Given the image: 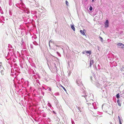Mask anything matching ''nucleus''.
I'll list each match as a JSON object with an SVG mask.
<instances>
[{"label": "nucleus", "instance_id": "obj_1", "mask_svg": "<svg viewBox=\"0 0 124 124\" xmlns=\"http://www.w3.org/2000/svg\"><path fill=\"white\" fill-rule=\"evenodd\" d=\"M105 26L106 27H107L108 26V20H106L105 23Z\"/></svg>", "mask_w": 124, "mask_h": 124}, {"label": "nucleus", "instance_id": "obj_2", "mask_svg": "<svg viewBox=\"0 0 124 124\" xmlns=\"http://www.w3.org/2000/svg\"><path fill=\"white\" fill-rule=\"evenodd\" d=\"M85 31V29L83 30V31H82V30H80V32L83 35H85V34L84 32Z\"/></svg>", "mask_w": 124, "mask_h": 124}, {"label": "nucleus", "instance_id": "obj_3", "mask_svg": "<svg viewBox=\"0 0 124 124\" xmlns=\"http://www.w3.org/2000/svg\"><path fill=\"white\" fill-rule=\"evenodd\" d=\"M94 62L93 60H92L90 61V67H91V66L93 64Z\"/></svg>", "mask_w": 124, "mask_h": 124}, {"label": "nucleus", "instance_id": "obj_4", "mask_svg": "<svg viewBox=\"0 0 124 124\" xmlns=\"http://www.w3.org/2000/svg\"><path fill=\"white\" fill-rule=\"evenodd\" d=\"M117 102L118 103V105H119V106H121V103H120V101L118 99L117 100Z\"/></svg>", "mask_w": 124, "mask_h": 124}, {"label": "nucleus", "instance_id": "obj_5", "mask_svg": "<svg viewBox=\"0 0 124 124\" xmlns=\"http://www.w3.org/2000/svg\"><path fill=\"white\" fill-rule=\"evenodd\" d=\"M71 28L74 31H75V28L74 26L73 25H72L71 26Z\"/></svg>", "mask_w": 124, "mask_h": 124}, {"label": "nucleus", "instance_id": "obj_6", "mask_svg": "<svg viewBox=\"0 0 124 124\" xmlns=\"http://www.w3.org/2000/svg\"><path fill=\"white\" fill-rule=\"evenodd\" d=\"M116 98L117 99H119L120 98L119 95V93L117 94L116 95Z\"/></svg>", "mask_w": 124, "mask_h": 124}, {"label": "nucleus", "instance_id": "obj_7", "mask_svg": "<svg viewBox=\"0 0 124 124\" xmlns=\"http://www.w3.org/2000/svg\"><path fill=\"white\" fill-rule=\"evenodd\" d=\"M86 53L87 54H91V52L90 51H87L86 52Z\"/></svg>", "mask_w": 124, "mask_h": 124}, {"label": "nucleus", "instance_id": "obj_8", "mask_svg": "<svg viewBox=\"0 0 124 124\" xmlns=\"http://www.w3.org/2000/svg\"><path fill=\"white\" fill-rule=\"evenodd\" d=\"M121 45H122V43H118L117 44V45L121 46Z\"/></svg>", "mask_w": 124, "mask_h": 124}, {"label": "nucleus", "instance_id": "obj_9", "mask_svg": "<svg viewBox=\"0 0 124 124\" xmlns=\"http://www.w3.org/2000/svg\"><path fill=\"white\" fill-rule=\"evenodd\" d=\"M48 89V90L50 91H51V89L50 87H48L47 88Z\"/></svg>", "mask_w": 124, "mask_h": 124}, {"label": "nucleus", "instance_id": "obj_10", "mask_svg": "<svg viewBox=\"0 0 124 124\" xmlns=\"http://www.w3.org/2000/svg\"><path fill=\"white\" fill-rule=\"evenodd\" d=\"M93 8L92 7H90L89 8V10L90 11H92V10Z\"/></svg>", "mask_w": 124, "mask_h": 124}, {"label": "nucleus", "instance_id": "obj_11", "mask_svg": "<svg viewBox=\"0 0 124 124\" xmlns=\"http://www.w3.org/2000/svg\"><path fill=\"white\" fill-rule=\"evenodd\" d=\"M119 123L120 124H122L121 121V120H119Z\"/></svg>", "mask_w": 124, "mask_h": 124}, {"label": "nucleus", "instance_id": "obj_12", "mask_svg": "<svg viewBox=\"0 0 124 124\" xmlns=\"http://www.w3.org/2000/svg\"><path fill=\"white\" fill-rule=\"evenodd\" d=\"M122 45H121V46H122L123 48L124 47V45L122 43Z\"/></svg>", "mask_w": 124, "mask_h": 124}, {"label": "nucleus", "instance_id": "obj_13", "mask_svg": "<svg viewBox=\"0 0 124 124\" xmlns=\"http://www.w3.org/2000/svg\"><path fill=\"white\" fill-rule=\"evenodd\" d=\"M66 3L67 5H68V2L67 1H66Z\"/></svg>", "mask_w": 124, "mask_h": 124}, {"label": "nucleus", "instance_id": "obj_14", "mask_svg": "<svg viewBox=\"0 0 124 124\" xmlns=\"http://www.w3.org/2000/svg\"><path fill=\"white\" fill-rule=\"evenodd\" d=\"M63 89L66 92V89L64 87H63Z\"/></svg>", "mask_w": 124, "mask_h": 124}, {"label": "nucleus", "instance_id": "obj_15", "mask_svg": "<svg viewBox=\"0 0 124 124\" xmlns=\"http://www.w3.org/2000/svg\"><path fill=\"white\" fill-rule=\"evenodd\" d=\"M118 119H119V120H120V117L119 116H118Z\"/></svg>", "mask_w": 124, "mask_h": 124}, {"label": "nucleus", "instance_id": "obj_16", "mask_svg": "<svg viewBox=\"0 0 124 124\" xmlns=\"http://www.w3.org/2000/svg\"><path fill=\"white\" fill-rule=\"evenodd\" d=\"M2 65V63L0 62V66H1Z\"/></svg>", "mask_w": 124, "mask_h": 124}, {"label": "nucleus", "instance_id": "obj_17", "mask_svg": "<svg viewBox=\"0 0 124 124\" xmlns=\"http://www.w3.org/2000/svg\"><path fill=\"white\" fill-rule=\"evenodd\" d=\"M61 87L62 88H63V86H62V85H61Z\"/></svg>", "mask_w": 124, "mask_h": 124}, {"label": "nucleus", "instance_id": "obj_18", "mask_svg": "<svg viewBox=\"0 0 124 124\" xmlns=\"http://www.w3.org/2000/svg\"><path fill=\"white\" fill-rule=\"evenodd\" d=\"M61 87L62 88H63V86H62V85H61Z\"/></svg>", "mask_w": 124, "mask_h": 124}, {"label": "nucleus", "instance_id": "obj_19", "mask_svg": "<svg viewBox=\"0 0 124 124\" xmlns=\"http://www.w3.org/2000/svg\"><path fill=\"white\" fill-rule=\"evenodd\" d=\"M100 38H101V39H102V38L101 37H100Z\"/></svg>", "mask_w": 124, "mask_h": 124}, {"label": "nucleus", "instance_id": "obj_20", "mask_svg": "<svg viewBox=\"0 0 124 124\" xmlns=\"http://www.w3.org/2000/svg\"><path fill=\"white\" fill-rule=\"evenodd\" d=\"M92 0V1L93 2L94 1V0Z\"/></svg>", "mask_w": 124, "mask_h": 124}, {"label": "nucleus", "instance_id": "obj_21", "mask_svg": "<svg viewBox=\"0 0 124 124\" xmlns=\"http://www.w3.org/2000/svg\"><path fill=\"white\" fill-rule=\"evenodd\" d=\"M51 40H50L49 41V43H50V42H51Z\"/></svg>", "mask_w": 124, "mask_h": 124}]
</instances>
